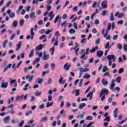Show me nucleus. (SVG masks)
<instances>
[{"instance_id":"obj_1","label":"nucleus","mask_w":127,"mask_h":127,"mask_svg":"<svg viewBox=\"0 0 127 127\" xmlns=\"http://www.w3.org/2000/svg\"><path fill=\"white\" fill-rule=\"evenodd\" d=\"M109 95V90L103 88L101 90L99 94V98H101V101L104 102V100L106 99V96Z\"/></svg>"},{"instance_id":"obj_2","label":"nucleus","mask_w":127,"mask_h":127,"mask_svg":"<svg viewBox=\"0 0 127 127\" xmlns=\"http://www.w3.org/2000/svg\"><path fill=\"white\" fill-rule=\"evenodd\" d=\"M107 58L108 60L109 66H112L113 63H115L117 60V57L115 55H110L107 56Z\"/></svg>"},{"instance_id":"obj_3","label":"nucleus","mask_w":127,"mask_h":127,"mask_svg":"<svg viewBox=\"0 0 127 127\" xmlns=\"http://www.w3.org/2000/svg\"><path fill=\"white\" fill-rule=\"evenodd\" d=\"M30 35H27L26 36V39L29 40V39H31V40H33L34 36V32H33V28H32L30 29Z\"/></svg>"},{"instance_id":"obj_4","label":"nucleus","mask_w":127,"mask_h":127,"mask_svg":"<svg viewBox=\"0 0 127 127\" xmlns=\"http://www.w3.org/2000/svg\"><path fill=\"white\" fill-rule=\"evenodd\" d=\"M7 86H8V82H5L4 80H2L1 88H2L3 89H6V88H7Z\"/></svg>"},{"instance_id":"obj_5","label":"nucleus","mask_w":127,"mask_h":127,"mask_svg":"<svg viewBox=\"0 0 127 127\" xmlns=\"http://www.w3.org/2000/svg\"><path fill=\"white\" fill-rule=\"evenodd\" d=\"M116 86V83H115V80L112 79L110 83V89L112 91Z\"/></svg>"},{"instance_id":"obj_6","label":"nucleus","mask_w":127,"mask_h":127,"mask_svg":"<svg viewBox=\"0 0 127 127\" xmlns=\"http://www.w3.org/2000/svg\"><path fill=\"white\" fill-rule=\"evenodd\" d=\"M102 8H107L108 7V1L103 0L101 3Z\"/></svg>"},{"instance_id":"obj_7","label":"nucleus","mask_w":127,"mask_h":127,"mask_svg":"<svg viewBox=\"0 0 127 127\" xmlns=\"http://www.w3.org/2000/svg\"><path fill=\"white\" fill-rule=\"evenodd\" d=\"M49 57H50L49 54H46V52L44 53L43 58V60H48Z\"/></svg>"},{"instance_id":"obj_8","label":"nucleus","mask_w":127,"mask_h":127,"mask_svg":"<svg viewBox=\"0 0 127 127\" xmlns=\"http://www.w3.org/2000/svg\"><path fill=\"white\" fill-rule=\"evenodd\" d=\"M81 38H83L82 40L81 41V43H82L83 44H86L87 43V41L86 40V35H81Z\"/></svg>"},{"instance_id":"obj_9","label":"nucleus","mask_w":127,"mask_h":127,"mask_svg":"<svg viewBox=\"0 0 127 127\" xmlns=\"http://www.w3.org/2000/svg\"><path fill=\"white\" fill-rule=\"evenodd\" d=\"M119 111L118 108H116L114 111H113V117L114 118H118V112Z\"/></svg>"},{"instance_id":"obj_10","label":"nucleus","mask_w":127,"mask_h":127,"mask_svg":"<svg viewBox=\"0 0 127 127\" xmlns=\"http://www.w3.org/2000/svg\"><path fill=\"white\" fill-rule=\"evenodd\" d=\"M48 120V117L46 116L42 117L40 120V122L41 123H45V122H47V120Z\"/></svg>"},{"instance_id":"obj_11","label":"nucleus","mask_w":127,"mask_h":127,"mask_svg":"<svg viewBox=\"0 0 127 127\" xmlns=\"http://www.w3.org/2000/svg\"><path fill=\"white\" fill-rule=\"evenodd\" d=\"M80 59H82L83 61L87 60L88 56H86V54L84 53L80 57Z\"/></svg>"},{"instance_id":"obj_12","label":"nucleus","mask_w":127,"mask_h":127,"mask_svg":"<svg viewBox=\"0 0 127 127\" xmlns=\"http://www.w3.org/2000/svg\"><path fill=\"white\" fill-rule=\"evenodd\" d=\"M98 48H99V47L98 46H96L95 47H94L92 49L90 50L89 52L91 54L94 53L96 52V51H97V50H98Z\"/></svg>"},{"instance_id":"obj_13","label":"nucleus","mask_w":127,"mask_h":127,"mask_svg":"<svg viewBox=\"0 0 127 127\" xmlns=\"http://www.w3.org/2000/svg\"><path fill=\"white\" fill-rule=\"evenodd\" d=\"M26 79H27L28 82H31L33 79V75H28L26 76Z\"/></svg>"},{"instance_id":"obj_14","label":"nucleus","mask_w":127,"mask_h":127,"mask_svg":"<svg viewBox=\"0 0 127 127\" xmlns=\"http://www.w3.org/2000/svg\"><path fill=\"white\" fill-rule=\"evenodd\" d=\"M54 41L55 42L54 43V45H55V46H57V45H58V41L57 40H55V37H53L52 39V43H53Z\"/></svg>"},{"instance_id":"obj_15","label":"nucleus","mask_w":127,"mask_h":127,"mask_svg":"<svg viewBox=\"0 0 127 127\" xmlns=\"http://www.w3.org/2000/svg\"><path fill=\"white\" fill-rule=\"evenodd\" d=\"M22 43L21 41H19L18 43L16 45V51H18L19 49H20V47H21Z\"/></svg>"},{"instance_id":"obj_16","label":"nucleus","mask_w":127,"mask_h":127,"mask_svg":"<svg viewBox=\"0 0 127 127\" xmlns=\"http://www.w3.org/2000/svg\"><path fill=\"white\" fill-rule=\"evenodd\" d=\"M9 120H10V117L8 116L4 118V124H7L8 122H9Z\"/></svg>"},{"instance_id":"obj_17","label":"nucleus","mask_w":127,"mask_h":127,"mask_svg":"<svg viewBox=\"0 0 127 127\" xmlns=\"http://www.w3.org/2000/svg\"><path fill=\"white\" fill-rule=\"evenodd\" d=\"M106 76H107L108 77H109V79H112V75L111 74H110V72H109V71L106 72L104 74L103 77H106Z\"/></svg>"},{"instance_id":"obj_18","label":"nucleus","mask_w":127,"mask_h":127,"mask_svg":"<svg viewBox=\"0 0 127 127\" xmlns=\"http://www.w3.org/2000/svg\"><path fill=\"white\" fill-rule=\"evenodd\" d=\"M102 83L104 86H108V84H109V82L107 80H106V79L103 78L102 80Z\"/></svg>"},{"instance_id":"obj_19","label":"nucleus","mask_w":127,"mask_h":127,"mask_svg":"<svg viewBox=\"0 0 127 127\" xmlns=\"http://www.w3.org/2000/svg\"><path fill=\"white\" fill-rule=\"evenodd\" d=\"M94 125V122H90L88 125H87V124L84 123L82 125L83 127H90L91 126H93Z\"/></svg>"},{"instance_id":"obj_20","label":"nucleus","mask_w":127,"mask_h":127,"mask_svg":"<svg viewBox=\"0 0 127 127\" xmlns=\"http://www.w3.org/2000/svg\"><path fill=\"white\" fill-rule=\"evenodd\" d=\"M66 80H64L63 77H61L59 80V83L60 84H65Z\"/></svg>"},{"instance_id":"obj_21","label":"nucleus","mask_w":127,"mask_h":127,"mask_svg":"<svg viewBox=\"0 0 127 127\" xmlns=\"http://www.w3.org/2000/svg\"><path fill=\"white\" fill-rule=\"evenodd\" d=\"M104 38H106V40H110V39H111V35H108V32H106L104 34Z\"/></svg>"},{"instance_id":"obj_22","label":"nucleus","mask_w":127,"mask_h":127,"mask_svg":"<svg viewBox=\"0 0 127 127\" xmlns=\"http://www.w3.org/2000/svg\"><path fill=\"white\" fill-rule=\"evenodd\" d=\"M103 54H104V52H103V51H98L97 52V57H102V56H103Z\"/></svg>"},{"instance_id":"obj_23","label":"nucleus","mask_w":127,"mask_h":127,"mask_svg":"<svg viewBox=\"0 0 127 127\" xmlns=\"http://www.w3.org/2000/svg\"><path fill=\"white\" fill-rule=\"evenodd\" d=\"M42 48H43V45H42V44H40V45L36 47L35 50L36 51L42 50Z\"/></svg>"},{"instance_id":"obj_24","label":"nucleus","mask_w":127,"mask_h":127,"mask_svg":"<svg viewBox=\"0 0 127 127\" xmlns=\"http://www.w3.org/2000/svg\"><path fill=\"white\" fill-rule=\"evenodd\" d=\"M40 61V58H36L33 62V65H36V63H38Z\"/></svg>"},{"instance_id":"obj_25","label":"nucleus","mask_w":127,"mask_h":127,"mask_svg":"<svg viewBox=\"0 0 127 127\" xmlns=\"http://www.w3.org/2000/svg\"><path fill=\"white\" fill-rule=\"evenodd\" d=\"M107 71H109V67L107 66V65H105L103 66L102 72L103 73H105L107 72Z\"/></svg>"},{"instance_id":"obj_26","label":"nucleus","mask_w":127,"mask_h":127,"mask_svg":"<svg viewBox=\"0 0 127 127\" xmlns=\"http://www.w3.org/2000/svg\"><path fill=\"white\" fill-rule=\"evenodd\" d=\"M86 107V103H81L79 104V110H82V109L85 108Z\"/></svg>"},{"instance_id":"obj_27","label":"nucleus","mask_w":127,"mask_h":127,"mask_svg":"<svg viewBox=\"0 0 127 127\" xmlns=\"http://www.w3.org/2000/svg\"><path fill=\"white\" fill-rule=\"evenodd\" d=\"M43 82V78H38L36 80V82H38L39 84H42Z\"/></svg>"},{"instance_id":"obj_28","label":"nucleus","mask_w":127,"mask_h":127,"mask_svg":"<svg viewBox=\"0 0 127 127\" xmlns=\"http://www.w3.org/2000/svg\"><path fill=\"white\" fill-rule=\"evenodd\" d=\"M9 16L10 18H13L14 17H15V13L13 12H11L9 14Z\"/></svg>"},{"instance_id":"obj_29","label":"nucleus","mask_w":127,"mask_h":127,"mask_svg":"<svg viewBox=\"0 0 127 127\" xmlns=\"http://www.w3.org/2000/svg\"><path fill=\"white\" fill-rule=\"evenodd\" d=\"M7 42H8V40H5L3 42V43H2V47H3L4 48H5L6 45V43H7Z\"/></svg>"},{"instance_id":"obj_30","label":"nucleus","mask_w":127,"mask_h":127,"mask_svg":"<svg viewBox=\"0 0 127 127\" xmlns=\"http://www.w3.org/2000/svg\"><path fill=\"white\" fill-rule=\"evenodd\" d=\"M22 8H23V6L20 5L19 7V8L18 9V10L17 11H16V14H19V11H20V10H21V9H22Z\"/></svg>"},{"instance_id":"obj_31","label":"nucleus","mask_w":127,"mask_h":127,"mask_svg":"<svg viewBox=\"0 0 127 127\" xmlns=\"http://www.w3.org/2000/svg\"><path fill=\"white\" fill-rule=\"evenodd\" d=\"M110 20L111 21H114L115 20V17H114V13L113 12L110 14Z\"/></svg>"},{"instance_id":"obj_32","label":"nucleus","mask_w":127,"mask_h":127,"mask_svg":"<svg viewBox=\"0 0 127 127\" xmlns=\"http://www.w3.org/2000/svg\"><path fill=\"white\" fill-rule=\"evenodd\" d=\"M69 68L70 65H69L68 64H65L64 66V69H65V70H69Z\"/></svg>"},{"instance_id":"obj_33","label":"nucleus","mask_w":127,"mask_h":127,"mask_svg":"<svg viewBox=\"0 0 127 127\" xmlns=\"http://www.w3.org/2000/svg\"><path fill=\"white\" fill-rule=\"evenodd\" d=\"M107 13H108V11L107 10H104L101 12L102 16H106V15H107Z\"/></svg>"},{"instance_id":"obj_34","label":"nucleus","mask_w":127,"mask_h":127,"mask_svg":"<svg viewBox=\"0 0 127 127\" xmlns=\"http://www.w3.org/2000/svg\"><path fill=\"white\" fill-rule=\"evenodd\" d=\"M13 83H15L14 87H16V86H17V83L16 82V80L13 79L10 81V84H13Z\"/></svg>"},{"instance_id":"obj_35","label":"nucleus","mask_w":127,"mask_h":127,"mask_svg":"<svg viewBox=\"0 0 127 127\" xmlns=\"http://www.w3.org/2000/svg\"><path fill=\"white\" fill-rule=\"evenodd\" d=\"M83 74H84V72L80 68L79 69V75L78 76L79 79L81 78V77L83 75Z\"/></svg>"},{"instance_id":"obj_36","label":"nucleus","mask_w":127,"mask_h":127,"mask_svg":"<svg viewBox=\"0 0 127 127\" xmlns=\"http://www.w3.org/2000/svg\"><path fill=\"white\" fill-rule=\"evenodd\" d=\"M104 121L108 122V123L111 122V117L110 116L106 117V118L104 120Z\"/></svg>"},{"instance_id":"obj_37","label":"nucleus","mask_w":127,"mask_h":127,"mask_svg":"<svg viewBox=\"0 0 127 127\" xmlns=\"http://www.w3.org/2000/svg\"><path fill=\"white\" fill-rule=\"evenodd\" d=\"M87 98H89V100H92L93 98V94L91 92H89L88 94L87 95Z\"/></svg>"},{"instance_id":"obj_38","label":"nucleus","mask_w":127,"mask_h":127,"mask_svg":"<svg viewBox=\"0 0 127 127\" xmlns=\"http://www.w3.org/2000/svg\"><path fill=\"white\" fill-rule=\"evenodd\" d=\"M121 80H122V77L121 76H118L117 77L115 81L119 84L121 83Z\"/></svg>"},{"instance_id":"obj_39","label":"nucleus","mask_w":127,"mask_h":127,"mask_svg":"<svg viewBox=\"0 0 127 127\" xmlns=\"http://www.w3.org/2000/svg\"><path fill=\"white\" fill-rule=\"evenodd\" d=\"M85 120L87 121H92L93 120V116H88L85 118Z\"/></svg>"},{"instance_id":"obj_40","label":"nucleus","mask_w":127,"mask_h":127,"mask_svg":"<svg viewBox=\"0 0 127 127\" xmlns=\"http://www.w3.org/2000/svg\"><path fill=\"white\" fill-rule=\"evenodd\" d=\"M126 120H123L122 121L119 122L118 124H117V127H121V125H123L124 123H125Z\"/></svg>"},{"instance_id":"obj_41","label":"nucleus","mask_w":127,"mask_h":127,"mask_svg":"<svg viewBox=\"0 0 127 127\" xmlns=\"http://www.w3.org/2000/svg\"><path fill=\"white\" fill-rule=\"evenodd\" d=\"M35 102V97L34 96H31L30 99V102L32 103Z\"/></svg>"},{"instance_id":"obj_42","label":"nucleus","mask_w":127,"mask_h":127,"mask_svg":"<svg viewBox=\"0 0 127 127\" xmlns=\"http://www.w3.org/2000/svg\"><path fill=\"white\" fill-rule=\"evenodd\" d=\"M117 47L120 50H122V49H123V45L121 43H118L117 44Z\"/></svg>"},{"instance_id":"obj_43","label":"nucleus","mask_w":127,"mask_h":127,"mask_svg":"<svg viewBox=\"0 0 127 127\" xmlns=\"http://www.w3.org/2000/svg\"><path fill=\"white\" fill-rule=\"evenodd\" d=\"M112 27V24L109 23L107 26V29L106 30L107 32H108L109 30H111V28Z\"/></svg>"},{"instance_id":"obj_44","label":"nucleus","mask_w":127,"mask_h":127,"mask_svg":"<svg viewBox=\"0 0 127 127\" xmlns=\"http://www.w3.org/2000/svg\"><path fill=\"white\" fill-rule=\"evenodd\" d=\"M125 16V13L123 12L118 14V17L119 18H122V17H124Z\"/></svg>"},{"instance_id":"obj_45","label":"nucleus","mask_w":127,"mask_h":127,"mask_svg":"<svg viewBox=\"0 0 127 127\" xmlns=\"http://www.w3.org/2000/svg\"><path fill=\"white\" fill-rule=\"evenodd\" d=\"M68 32L70 34H74V33H75V29H70L68 31Z\"/></svg>"},{"instance_id":"obj_46","label":"nucleus","mask_w":127,"mask_h":127,"mask_svg":"<svg viewBox=\"0 0 127 127\" xmlns=\"http://www.w3.org/2000/svg\"><path fill=\"white\" fill-rule=\"evenodd\" d=\"M34 53V50H32L31 51L29 55V57L30 58L33 56Z\"/></svg>"},{"instance_id":"obj_47","label":"nucleus","mask_w":127,"mask_h":127,"mask_svg":"<svg viewBox=\"0 0 127 127\" xmlns=\"http://www.w3.org/2000/svg\"><path fill=\"white\" fill-rule=\"evenodd\" d=\"M125 72V69L123 68H120L118 70L119 74H122Z\"/></svg>"},{"instance_id":"obj_48","label":"nucleus","mask_w":127,"mask_h":127,"mask_svg":"<svg viewBox=\"0 0 127 127\" xmlns=\"http://www.w3.org/2000/svg\"><path fill=\"white\" fill-rule=\"evenodd\" d=\"M101 42V38H98L95 41V44L96 45H98L100 44V43Z\"/></svg>"},{"instance_id":"obj_49","label":"nucleus","mask_w":127,"mask_h":127,"mask_svg":"<svg viewBox=\"0 0 127 127\" xmlns=\"http://www.w3.org/2000/svg\"><path fill=\"white\" fill-rule=\"evenodd\" d=\"M11 67V64H8L6 67L5 68L4 70V72H5V71H6V70H7L8 69L10 68Z\"/></svg>"},{"instance_id":"obj_50","label":"nucleus","mask_w":127,"mask_h":127,"mask_svg":"<svg viewBox=\"0 0 127 127\" xmlns=\"http://www.w3.org/2000/svg\"><path fill=\"white\" fill-rule=\"evenodd\" d=\"M80 69H81L83 72H88L89 70L88 67H85L84 68L81 67Z\"/></svg>"},{"instance_id":"obj_51","label":"nucleus","mask_w":127,"mask_h":127,"mask_svg":"<svg viewBox=\"0 0 127 127\" xmlns=\"http://www.w3.org/2000/svg\"><path fill=\"white\" fill-rule=\"evenodd\" d=\"M18 23V21H17V20L14 21L13 22V27H16L17 26Z\"/></svg>"},{"instance_id":"obj_52","label":"nucleus","mask_w":127,"mask_h":127,"mask_svg":"<svg viewBox=\"0 0 127 127\" xmlns=\"http://www.w3.org/2000/svg\"><path fill=\"white\" fill-rule=\"evenodd\" d=\"M34 16H35V12L34 11H32L30 15V18H33Z\"/></svg>"},{"instance_id":"obj_53","label":"nucleus","mask_w":127,"mask_h":127,"mask_svg":"<svg viewBox=\"0 0 127 127\" xmlns=\"http://www.w3.org/2000/svg\"><path fill=\"white\" fill-rule=\"evenodd\" d=\"M23 97H24V95H22L20 96L17 97L16 98V101H18V100H21L22 98H23Z\"/></svg>"},{"instance_id":"obj_54","label":"nucleus","mask_w":127,"mask_h":127,"mask_svg":"<svg viewBox=\"0 0 127 127\" xmlns=\"http://www.w3.org/2000/svg\"><path fill=\"white\" fill-rule=\"evenodd\" d=\"M61 26H64V27H67V22L65 21L64 22L61 24Z\"/></svg>"},{"instance_id":"obj_55","label":"nucleus","mask_w":127,"mask_h":127,"mask_svg":"<svg viewBox=\"0 0 127 127\" xmlns=\"http://www.w3.org/2000/svg\"><path fill=\"white\" fill-rule=\"evenodd\" d=\"M74 94L76 96H79V95L80 94V90H79V89L75 90L74 92Z\"/></svg>"},{"instance_id":"obj_56","label":"nucleus","mask_w":127,"mask_h":127,"mask_svg":"<svg viewBox=\"0 0 127 127\" xmlns=\"http://www.w3.org/2000/svg\"><path fill=\"white\" fill-rule=\"evenodd\" d=\"M77 119H83L84 118V115L80 114L76 116Z\"/></svg>"},{"instance_id":"obj_57","label":"nucleus","mask_w":127,"mask_h":127,"mask_svg":"<svg viewBox=\"0 0 127 127\" xmlns=\"http://www.w3.org/2000/svg\"><path fill=\"white\" fill-rule=\"evenodd\" d=\"M50 66L51 67L52 70H54V69H55V64L53 63L51 64Z\"/></svg>"},{"instance_id":"obj_58","label":"nucleus","mask_w":127,"mask_h":127,"mask_svg":"<svg viewBox=\"0 0 127 127\" xmlns=\"http://www.w3.org/2000/svg\"><path fill=\"white\" fill-rule=\"evenodd\" d=\"M91 76L90 74H86L84 76H83V79H89V78H90Z\"/></svg>"},{"instance_id":"obj_59","label":"nucleus","mask_w":127,"mask_h":127,"mask_svg":"<svg viewBox=\"0 0 127 127\" xmlns=\"http://www.w3.org/2000/svg\"><path fill=\"white\" fill-rule=\"evenodd\" d=\"M32 114V110H30L27 111L26 113H25V116H29V115H31Z\"/></svg>"},{"instance_id":"obj_60","label":"nucleus","mask_w":127,"mask_h":127,"mask_svg":"<svg viewBox=\"0 0 127 127\" xmlns=\"http://www.w3.org/2000/svg\"><path fill=\"white\" fill-rule=\"evenodd\" d=\"M119 38V35H114L113 37V40H117Z\"/></svg>"},{"instance_id":"obj_61","label":"nucleus","mask_w":127,"mask_h":127,"mask_svg":"<svg viewBox=\"0 0 127 127\" xmlns=\"http://www.w3.org/2000/svg\"><path fill=\"white\" fill-rule=\"evenodd\" d=\"M54 103L53 102H48L47 104V108H49V107H51L52 105H53Z\"/></svg>"},{"instance_id":"obj_62","label":"nucleus","mask_w":127,"mask_h":127,"mask_svg":"<svg viewBox=\"0 0 127 127\" xmlns=\"http://www.w3.org/2000/svg\"><path fill=\"white\" fill-rule=\"evenodd\" d=\"M67 14L64 13V14L63 15V16L62 17V18L63 19H67Z\"/></svg>"},{"instance_id":"obj_63","label":"nucleus","mask_w":127,"mask_h":127,"mask_svg":"<svg viewBox=\"0 0 127 127\" xmlns=\"http://www.w3.org/2000/svg\"><path fill=\"white\" fill-rule=\"evenodd\" d=\"M29 86V84H27L24 86V88L23 89V91H26L27 90V87Z\"/></svg>"},{"instance_id":"obj_64","label":"nucleus","mask_w":127,"mask_h":127,"mask_svg":"<svg viewBox=\"0 0 127 127\" xmlns=\"http://www.w3.org/2000/svg\"><path fill=\"white\" fill-rule=\"evenodd\" d=\"M97 3V1L93 2V4L92 5V7H93V8L96 7Z\"/></svg>"}]
</instances>
